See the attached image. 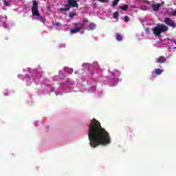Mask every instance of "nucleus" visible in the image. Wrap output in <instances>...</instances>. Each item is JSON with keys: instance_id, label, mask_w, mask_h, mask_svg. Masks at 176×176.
<instances>
[{"instance_id": "f257e3e1", "label": "nucleus", "mask_w": 176, "mask_h": 176, "mask_svg": "<svg viewBox=\"0 0 176 176\" xmlns=\"http://www.w3.org/2000/svg\"><path fill=\"white\" fill-rule=\"evenodd\" d=\"M88 138L91 148H97L100 145L111 144V137L105 129L101 126L96 118L91 120L88 127Z\"/></svg>"}, {"instance_id": "f03ea898", "label": "nucleus", "mask_w": 176, "mask_h": 176, "mask_svg": "<svg viewBox=\"0 0 176 176\" xmlns=\"http://www.w3.org/2000/svg\"><path fill=\"white\" fill-rule=\"evenodd\" d=\"M32 14L34 17H37L38 20L41 21V23H45V21H46V19L41 16V14L39 13L38 1H33V6L32 7Z\"/></svg>"}, {"instance_id": "7ed1b4c3", "label": "nucleus", "mask_w": 176, "mask_h": 176, "mask_svg": "<svg viewBox=\"0 0 176 176\" xmlns=\"http://www.w3.org/2000/svg\"><path fill=\"white\" fill-rule=\"evenodd\" d=\"M167 31H168V28L164 24L157 25L153 29V34L159 37L162 36V33Z\"/></svg>"}, {"instance_id": "20e7f679", "label": "nucleus", "mask_w": 176, "mask_h": 176, "mask_svg": "<svg viewBox=\"0 0 176 176\" xmlns=\"http://www.w3.org/2000/svg\"><path fill=\"white\" fill-rule=\"evenodd\" d=\"M68 4L65 5L64 8H60V12H67L71 9V8H79V5L75 0H67Z\"/></svg>"}, {"instance_id": "39448f33", "label": "nucleus", "mask_w": 176, "mask_h": 176, "mask_svg": "<svg viewBox=\"0 0 176 176\" xmlns=\"http://www.w3.org/2000/svg\"><path fill=\"white\" fill-rule=\"evenodd\" d=\"M164 23L166 24V25H168L172 28H175V22H174L171 18L166 17L164 19Z\"/></svg>"}, {"instance_id": "423d86ee", "label": "nucleus", "mask_w": 176, "mask_h": 176, "mask_svg": "<svg viewBox=\"0 0 176 176\" xmlns=\"http://www.w3.org/2000/svg\"><path fill=\"white\" fill-rule=\"evenodd\" d=\"M80 30H83V25L76 28V29H71L70 32H71V34H76V32H79V31H80Z\"/></svg>"}, {"instance_id": "0eeeda50", "label": "nucleus", "mask_w": 176, "mask_h": 176, "mask_svg": "<svg viewBox=\"0 0 176 176\" xmlns=\"http://www.w3.org/2000/svg\"><path fill=\"white\" fill-rule=\"evenodd\" d=\"M157 63H159L160 64H163L164 63H167V59L166 58V57L162 56L159 57Z\"/></svg>"}, {"instance_id": "6e6552de", "label": "nucleus", "mask_w": 176, "mask_h": 176, "mask_svg": "<svg viewBox=\"0 0 176 176\" xmlns=\"http://www.w3.org/2000/svg\"><path fill=\"white\" fill-rule=\"evenodd\" d=\"M169 49H176V41L171 40L169 43Z\"/></svg>"}, {"instance_id": "1a4fd4ad", "label": "nucleus", "mask_w": 176, "mask_h": 176, "mask_svg": "<svg viewBox=\"0 0 176 176\" xmlns=\"http://www.w3.org/2000/svg\"><path fill=\"white\" fill-rule=\"evenodd\" d=\"M151 8H153L154 12H157V10H159V9L160 8V4L154 3V4L151 5Z\"/></svg>"}, {"instance_id": "9d476101", "label": "nucleus", "mask_w": 176, "mask_h": 176, "mask_svg": "<svg viewBox=\"0 0 176 176\" xmlns=\"http://www.w3.org/2000/svg\"><path fill=\"white\" fill-rule=\"evenodd\" d=\"M116 38L117 41H118L119 42L122 41V35L120 34H119V33H117L116 34Z\"/></svg>"}, {"instance_id": "9b49d317", "label": "nucleus", "mask_w": 176, "mask_h": 176, "mask_svg": "<svg viewBox=\"0 0 176 176\" xmlns=\"http://www.w3.org/2000/svg\"><path fill=\"white\" fill-rule=\"evenodd\" d=\"M163 72H164V70L160 69H155V75H161Z\"/></svg>"}, {"instance_id": "f8f14e48", "label": "nucleus", "mask_w": 176, "mask_h": 176, "mask_svg": "<svg viewBox=\"0 0 176 176\" xmlns=\"http://www.w3.org/2000/svg\"><path fill=\"white\" fill-rule=\"evenodd\" d=\"M119 1L120 0H114L112 3L111 6H113V8H115V6H118V3H119Z\"/></svg>"}, {"instance_id": "ddd939ff", "label": "nucleus", "mask_w": 176, "mask_h": 176, "mask_svg": "<svg viewBox=\"0 0 176 176\" xmlns=\"http://www.w3.org/2000/svg\"><path fill=\"white\" fill-rule=\"evenodd\" d=\"M65 71L66 72H67L68 74H72V72H74V69H69V68H68V67H66V68L65 69Z\"/></svg>"}, {"instance_id": "4468645a", "label": "nucleus", "mask_w": 176, "mask_h": 176, "mask_svg": "<svg viewBox=\"0 0 176 176\" xmlns=\"http://www.w3.org/2000/svg\"><path fill=\"white\" fill-rule=\"evenodd\" d=\"M113 19H119V12L116 11L114 12Z\"/></svg>"}, {"instance_id": "2eb2a0df", "label": "nucleus", "mask_w": 176, "mask_h": 176, "mask_svg": "<svg viewBox=\"0 0 176 176\" xmlns=\"http://www.w3.org/2000/svg\"><path fill=\"white\" fill-rule=\"evenodd\" d=\"M89 28L90 30H94V28H96V25L94 23H90L89 25Z\"/></svg>"}, {"instance_id": "dca6fc26", "label": "nucleus", "mask_w": 176, "mask_h": 176, "mask_svg": "<svg viewBox=\"0 0 176 176\" xmlns=\"http://www.w3.org/2000/svg\"><path fill=\"white\" fill-rule=\"evenodd\" d=\"M121 9L122 10H127V9H129V5H124L121 6Z\"/></svg>"}, {"instance_id": "f3484780", "label": "nucleus", "mask_w": 176, "mask_h": 176, "mask_svg": "<svg viewBox=\"0 0 176 176\" xmlns=\"http://www.w3.org/2000/svg\"><path fill=\"white\" fill-rule=\"evenodd\" d=\"M130 21V18L129 17V16H125L124 18V23H128V21Z\"/></svg>"}, {"instance_id": "a211bd4d", "label": "nucleus", "mask_w": 176, "mask_h": 176, "mask_svg": "<svg viewBox=\"0 0 176 176\" xmlns=\"http://www.w3.org/2000/svg\"><path fill=\"white\" fill-rule=\"evenodd\" d=\"M69 17H70L71 19H72L73 17H75V13L74 12H70L69 14Z\"/></svg>"}, {"instance_id": "6ab92c4d", "label": "nucleus", "mask_w": 176, "mask_h": 176, "mask_svg": "<svg viewBox=\"0 0 176 176\" xmlns=\"http://www.w3.org/2000/svg\"><path fill=\"white\" fill-rule=\"evenodd\" d=\"M3 2L4 6H9V2H8L6 0H3Z\"/></svg>"}, {"instance_id": "aec40b11", "label": "nucleus", "mask_w": 176, "mask_h": 176, "mask_svg": "<svg viewBox=\"0 0 176 176\" xmlns=\"http://www.w3.org/2000/svg\"><path fill=\"white\" fill-rule=\"evenodd\" d=\"M55 25L56 27H61V23L60 22H56Z\"/></svg>"}, {"instance_id": "412c9836", "label": "nucleus", "mask_w": 176, "mask_h": 176, "mask_svg": "<svg viewBox=\"0 0 176 176\" xmlns=\"http://www.w3.org/2000/svg\"><path fill=\"white\" fill-rule=\"evenodd\" d=\"M102 3H108V2H109V1L108 0H101V1Z\"/></svg>"}, {"instance_id": "4be33fe9", "label": "nucleus", "mask_w": 176, "mask_h": 176, "mask_svg": "<svg viewBox=\"0 0 176 176\" xmlns=\"http://www.w3.org/2000/svg\"><path fill=\"white\" fill-rule=\"evenodd\" d=\"M172 14H173V16H176V10H173L172 12Z\"/></svg>"}, {"instance_id": "5701e85b", "label": "nucleus", "mask_w": 176, "mask_h": 176, "mask_svg": "<svg viewBox=\"0 0 176 176\" xmlns=\"http://www.w3.org/2000/svg\"><path fill=\"white\" fill-rule=\"evenodd\" d=\"M144 3H146L147 5H151V1H146Z\"/></svg>"}, {"instance_id": "b1692460", "label": "nucleus", "mask_w": 176, "mask_h": 176, "mask_svg": "<svg viewBox=\"0 0 176 176\" xmlns=\"http://www.w3.org/2000/svg\"><path fill=\"white\" fill-rule=\"evenodd\" d=\"M74 27H77V26H78V23H74Z\"/></svg>"}, {"instance_id": "393cba45", "label": "nucleus", "mask_w": 176, "mask_h": 176, "mask_svg": "<svg viewBox=\"0 0 176 176\" xmlns=\"http://www.w3.org/2000/svg\"><path fill=\"white\" fill-rule=\"evenodd\" d=\"M84 23H89V20L87 19L84 20Z\"/></svg>"}, {"instance_id": "a878e982", "label": "nucleus", "mask_w": 176, "mask_h": 176, "mask_svg": "<svg viewBox=\"0 0 176 176\" xmlns=\"http://www.w3.org/2000/svg\"><path fill=\"white\" fill-rule=\"evenodd\" d=\"M98 1H99V2H101V0H98Z\"/></svg>"}]
</instances>
